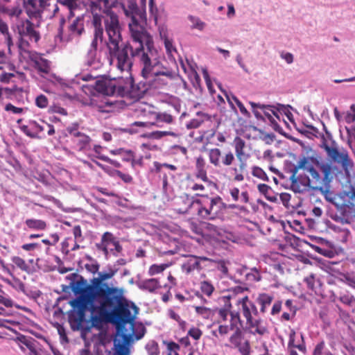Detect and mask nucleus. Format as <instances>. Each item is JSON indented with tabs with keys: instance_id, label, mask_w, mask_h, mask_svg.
Here are the masks:
<instances>
[{
	"instance_id": "1",
	"label": "nucleus",
	"mask_w": 355,
	"mask_h": 355,
	"mask_svg": "<svg viewBox=\"0 0 355 355\" xmlns=\"http://www.w3.org/2000/svg\"><path fill=\"white\" fill-rule=\"evenodd\" d=\"M114 274L115 271L113 270L101 272L98 273V277L94 279L92 284H87L81 280L76 282L73 286V291L82 295L86 302L98 303V305L92 306V327L99 328L107 322L125 324L131 323L135 319L123 291L103 283V281L112 278Z\"/></svg>"
},
{
	"instance_id": "2",
	"label": "nucleus",
	"mask_w": 355,
	"mask_h": 355,
	"mask_svg": "<svg viewBox=\"0 0 355 355\" xmlns=\"http://www.w3.org/2000/svg\"><path fill=\"white\" fill-rule=\"evenodd\" d=\"M232 296L223 295L218 300L223 303L220 308L214 310L216 315V323L218 324L217 331H213L212 335L215 337H225L231 331L234 332L229 338L232 346L236 348L242 355L250 354V342L243 340L241 328L243 322L241 314L245 319V324L250 332L254 335L263 336L268 332L267 327L263 324V320L259 315V311L256 304L251 301L248 295L239 297L236 302L237 310L232 309L231 303Z\"/></svg>"
},
{
	"instance_id": "3",
	"label": "nucleus",
	"mask_w": 355,
	"mask_h": 355,
	"mask_svg": "<svg viewBox=\"0 0 355 355\" xmlns=\"http://www.w3.org/2000/svg\"><path fill=\"white\" fill-rule=\"evenodd\" d=\"M104 25L108 40L106 46L108 49L110 63L116 60V67L121 71L129 72L133 64L132 58H135L139 69L141 70V62L142 55L149 54L155 49L154 42L148 44L143 41H132L139 44L135 49L129 44L119 43L122 41L121 28L119 17L113 11H107V16L104 19Z\"/></svg>"
},
{
	"instance_id": "4",
	"label": "nucleus",
	"mask_w": 355,
	"mask_h": 355,
	"mask_svg": "<svg viewBox=\"0 0 355 355\" xmlns=\"http://www.w3.org/2000/svg\"><path fill=\"white\" fill-rule=\"evenodd\" d=\"M140 62V74L148 83L150 89H160L167 86L175 77L174 72L160 62L156 48L153 53L143 54Z\"/></svg>"
},
{
	"instance_id": "5",
	"label": "nucleus",
	"mask_w": 355,
	"mask_h": 355,
	"mask_svg": "<svg viewBox=\"0 0 355 355\" xmlns=\"http://www.w3.org/2000/svg\"><path fill=\"white\" fill-rule=\"evenodd\" d=\"M300 169L309 173L312 190L331 184L338 172V168L330 162H320L306 157H303L297 162L295 170Z\"/></svg>"
},
{
	"instance_id": "6",
	"label": "nucleus",
	"mask_w": 355,
	"mask_h": 355,
	"mask_svg": "<svg viewBox=\"0 0 355 355\" xmlns=\"http://www.w3.org/2000/svg\"><path fill=\"white\" fill-rule=\"evenodd\" d=\"M123 10L125 16L130 19L128 27L132 40L146 42L148 44L154 42L153 36L142 24L146 21L145 9L139 8L136 2H130Z\"/></svg>"
},
{
	"instance_id": "7",
	"label": "nucleus",
	"mask_w": 355,
	"mask_h": 355,
	"mask_svg": "<svg viewBox=\"0 0 355 355\" xmlns=\"http://www.w3.org/2000/svg\"><path fill=\"white\" fill-rule=\"evenodd\" d=\"M196 196L194 215L198 220H214L219 218L225 205L220 196L199 193H196Z\"/></svg>"
},
{
	"instance_id": "8",
	"label": "nucleus",
	"mask_w": 355,
	"mask_h": 355,
	"mask_svg": "<svg viewBox=\"0 0 355 355\" xmlns=\"http://www.w3.org/2000/svg\"><path fill=\"white\" fill-rule=\"evenodd\" d=\"M321 148H323L329 160V162L338 164L341 166L345 176L350 178V171L354 167V162L351 159L348 150L341 147L340 148L335 141H331L330 144L325 139H323Z\"/></svg>"
},
{
	"instance_id": "9",
	"label": "nucleus",
	"mask_w": 355,
	"mask_h": 355,
	"mask_svg": "<svg viewBox=\"0 0 355 355\" xmlns=\"http://www.w3.org/2000/svg\"><path fill=\"white\" fill-rule=\"evenodd\" d=\"M233 145L238 165L230 168V173L234 181L242 182L245 179L244 173L248 168L247 161L250 157V155L245 152V141L240 137L234 138Z\"/></svg>"
},
{
	"instance_id": "10",
	"label": "nucleus",
	"mask_w": 355,
	"mask_h": 355,
	"mask_svg": "<svg viewBox=\"0 0 355 355\" xmlns=\"http://www.w3.org/2000/svg\"><path fill=\"white\" fill-rule=\"evenodd\" d=\"M78 123H73L67 128L70 139V148L78 152L85 153L91 149L92 139L78 129Z\"/></svg>"
},
{
	"instance_id": "11",
	"label": "nucleus",
	"mask_w": 355,
	"mask_h": 355,
	"mask_svg": "<svg viewBox=\"0 0 355 355\" xmlns=\"http://www.w3.org/2000/svg\"><path fill=\"white\" fill-rule=\"evenodd\" d=\"M39 24H35L29 19H26L21 22V24L18 26V33L20 35V40L19 42V47L20 49H25L29 46V42L37 43L40 38L41 35L38 31Z\"/></svg>"
},
{
	"instance_id": "12",
	"label": "nucleus",
	"mask_w": 355,
	"mask_h": 355,
	"mask_svg": "<svg viewBox=\"0 0 355 355\" xmlns=\"http://www.w3.org/2000/svg\"><path fill=\"white\" fill-rule=\"evenodd\" d=\"M150 89V87L148 83L140 82L135 85L133 78L130 77L126 78L125 80H122L121 87L119 89V96H127L134 99H139L141 98Z\"/></svg>"
},
{
	"instance_id": "13",
	"label": "nucleus",
	"mask_w": 355,
	"mask_h": 355,
	"mask_svg": "<svg viewBox=\"0 0 355 355\" xmlns=\"http://www.w3.org/2000/svg\"><path fill=\"white\" fill-rule=\"evenodd\" d=\"M209 163L216 168H228L235 162L236 155L231 150L223 152L218 148H212L207 150Z\"/></svg>"
},
{
	"instance_id": "14",
	"label": "nucleus",
	"mask_w": 355,
	"mask_h": 355,
	"mask_svg": "<svg viewBox=\"0 0 355 355\" xmlns=\"http://www.w3.org/2000/svg\"><path fill=\"white\" fill-rule=\"evenodd\" d=\"M94 302H86L82 295H80V299L74 301L72 304L76 309L71 311L69 314V321L71 324V328L73 329H80L83 328V324L86 322L85 311L87 304H91V306Z\"/></svg>"
},
{
	"instance_id": "15",
	"label": "nucleus",
	"mask_w": 355,
	"mask_h": 355,
	"mask_svg": "<svg viewBox=\"0 0 355 355\" xmlns=\"http://www.w3.org/2000/svg\"><path fill=\"white\" fill-rule=\"evenodd\" d=\"M205 123H211V136H214L219 125V121L216 115H209L203 112H196L195 116L191 119L186 125L187 129H196Z\"/></svg>"
},
{
	"instance_id": "16",
	"label": "nucleus",
	"mask_w": 355,
	"mask_h": 355,
	"mask_svg": "<svg viewBox=\"0 0 355 355\" xmlns=\"http://www.w3.org/2000/svg\"><path fill=\"white\" fill-rule=\"evenodd\" d=\"M197 197L196 194L191 196L186 193L178 196L174 202V210L179 214L194 215Z\"/></svg>"
},
{
	"instance_id": "17",
	"label": "nucleus",
	"mask_w": 355,
	"mask_h": 355,
	"mask_svg": "<svg viewBox=\"0 0 355 355\" xmlns=\"http://www.w3.org/2000/svg\"><path fill=\"white\" fill-rule=\"evenodd\" d=\"M122 80L117 82L112 80H98L95 82L94 88L96 92L105 96H118L119 89L121 87Z\"/></svg>"
},
{
	"instance_id": "18",
	"label": "nucleus",
	"mask_w": 355,
	"mask_h": 355,
	"mask_svg": "<svg viewBox=\"0 0 355 355\" xmlns=\"http://www.w3.org/2000/svg\"><path fill=\"white\" fill-rule=\"evenodd\" d=\"M298 170H295L294 167L293 173L291 177V189L295 193H304L311 189V180L309 176L300 175L295 177V174Z\"/></svg>"
},
{
	"instance_id": "19",
	"label": "nucleus",
	"mask_w": 355,
	"mask_h": 355,
	"mask_svg": "<svg viewBox=\"0 0 355 355\" xmlns=\"http://www.w3.org/2000/svg\"><path fill=\"white\" fill-rule=\"evenodd\" d=\"M187 257L189 259L182 264V270L186 274H189L194 270H201L204 268L202 263L210 260L205 257L194 255H188Z\"/></svg>"
},
{
	"instance_id": "20",
	"label": "nucleus",
	"mask_w": 355,
	"mask_h": 355,
	"mask_svg": "<svg viewBox=\"0 0 355 355\" xmlns=\"http://www.w3.org/2000/svg\"><path fill=\"white\" fill-rule=\"evenodd\" d=\"M208 165L205 157L200 155L196 157L195 161V177L206 183H210L211 181L209 180L207 175Z\"/></svg>"
},
{
	"instance_id": "21",
	"label": "nucleus",
	"mask_w": 355,
	"mask_h": 355,
	"mask_svg": "<svg viewBox=\"0 0 355 355\" xmlns=\"http://www.w3.org/2000/svg\"><path fill=\"white\" fill-rule=\"evenodd\" d=\"M287 347L297 348L300 352L305 354L306 353V346L303 334H301L300 336H298L295 331L291 329L288 335Z\"/></svg>"
},
{
	"instance_id": "22",
	"label": "nucleus",
	"mask_w": 355,
	"mask_h": 355,
	"mask_svg": "<svg viewBox=\"0 0 355 355\" xmlns=\"http://www.w3.org/2000/svg\"><path fill=\"white\" fill-rule=\"evenodd\" d=\"M230 194L232 199L239 203L237 205H230V208H237L241 210L242 207H241L240 205H245L249 202L250 197L247 191L240 193L237 187H233L230 189Z\"/></svg>"
},
{
	"instance_id": "23",
	"label": "nucleus",
	"mask_w": 355,
	"mask_h": 355,
	"mask_svg": "<svg viewBox=\"0 0 355 355\" xmlns=\"http://www.w3.org/2000/svg\"><path fill=\"white\" fill-rule=\"evenodd\" d=\"M14 340L19 345L22 351H25L26 348H27L30 350L31 353L37 355V342L33 338L20 334Z\"/></svg>"
},
{
	"instance_id": "24",
	"label": "nucleus",
	"mask_w": 355,
	"mask_h": 355,
	"mask_svg": "<svg viewBox=\"0 0 355 355\" xmlns=\"http://www.w3.org/2000/svg\"><path fill=\"white\" fill-rule=\"evenodd\" d=\"M65 19L61 18L60 20V24L58 29V33L55 36V40H59L60 42L67 43L71 42L76 36L71 34V31H69V28L64 29V26L65 24Z\"/></svg>"
},
{
	"instance_id": "25",
	"label": "nucleus",
	"mask_w": 355,
	"mask_h": 355,
	"mask_svg": "<svg viewBox=\"0 0 355 355\" xmlns=\"http://www.w3.org/2000/svg\"><path fill=\"white\" fill-rule=\"evenodd\" d=\"M138 287L143 291L155 293L161 288L162 286L157 278H150L142 280L138 283Z\"/></svg>"
},
{
	"instance_id": "26",
	"label": "nucleus",
	"mask_w": 355,
	"mask_h": 355,
	"mask_svg": "<svg viewBox=\"0 0 355 355\" xmlns=\"http://www.w3.org/2000/svg\"><path fill=\"white\" fill-rule=\"evenodd\" d=\"M69 31L76 37H79L85 32L84 18L78 17L72 20L68 26Z\"/></svg>"
},
{
	"instance_id": "27",
	"label": "nucleus",
	"mask_w": 355,
	"mask_h": 355,
	"mask_svg": "<svg viewBox=\"0 0 355 355\" xmlns=\"http://www.w3.org/2000/svg\"><path fill=\"white\" fill-rule=\"evenodd\" d=\"M155 112L154 107L147 103L138 105L135 110L136 116L140 118H154Z\"/></svg>"
},
{
	"instance_id": "28",
	"label": "nucleus",
	"mask_w": 355,
	"mask_h": 355,
	"mask_svg": "<svg viewBox=\"0 0 355 355\" xmlns=\"http://www.w3.org/2000/svg\"><path fill=\"white\" fill-rule=\"evenodd\" d=\"M54 0H28V4L31 6L33 8H35L34 11L28 10V14L30 17H35L40 15V12L42 11L40 9L37 8V6L42 8L44 9L47 6L51 5V2Z\"/></svg>"
},
{
	"instance_id": "29",
	"label": "nucleus",
	"mask_w": 355,
	"mask_h": 355,
	"mask_svg": "<svg viewBox=\"0 0 355 355\" xmlns=\"http://www.w3.org/2000/svg\"><path fill=\"white\" fill-rule=\"evenodd\" d=\"M102 17L98 14L93 15L92 24L94 28V38L101 43L103 40V28L101 24Z\"/></svg>"
},
{
	"instance_id": "30",
	"label": "nucleus",
	"mask_w": 355,
	"mask_h": 355,
	"mask_svg": "<svg viewBox=\"0 0 355 355\" xmlns=\"http://www.w3.org/2000/svg\"><path fill=\"white\" fill-rule=\"evenodd\" d=\"M273 296L266 293H259L257 298V302L260 306V312L265 313L268 307L271 304Z\"/></svg>"
},
{
	"instance_id": "31",
	"label": "nucleus",
	"mask_w": 355,
	"mask_h": 355,
	"mask_svg": "<svg viewBox=\"0 0 355 355\" xmlns=\"http://www.w3.org/2000/svg\"><path fill=\"white\" fill-rule=\"evenodd\" d=\"M155 121H156L157 127H159L160 123H164L166 124H172L174 122L175 116H173L171 113L164 112H155Z\"/></svg>"
},
{
	"instance_id": "32",
	"label": "nucleus",
	"mask_w": 355,
	"mask_h": 355,
	"mask_svg": "<svg viewBox=\"0 0 355 355\" xmlns=\"http://www.w3.org/2000/svg\"><path fill=\"white\" fill-rule=\"evenodd\" d=\"M25 224L28 229L33 230H45L47 227V224L44 220L35 218L26 219Z\"/></svg>"
},
{
	"instance_id": "33",
	"label": "nucleus",
	"mask_w": 355,
	"mask_h": 355,
	"mask_svg": "<svg viewBox=\"0 0 355 355\" xmlns=\"http://www.w3.org/2000/svg\"><path fill=\"white\" fill-rule=\"evenodd\" d=\"M259 191L264 195L266 198L272 202H275L277 201V196L275 195L271 187L266 184H259L257 186Z\"/></svg>"
},
{
	"instance_id": "34",
	"label": "nucleus",
	"mask_w": 355,
	"mask_h": 355,
	"mask_svg": "<svg viewBox=\"0 0 355 355\" xmlns=\"http://www.w3.org/2000/svg\"><path fill=\"white\" fill-rule=\"evenodd\" d=\"M250 105L252 107V112L257 119H261V114L256 110V108H260L261 110H268V111L271 112L274 115H276V112L272 110L273 106L270 105H262L259 103H256L254 102H250Z\"/></svg>"
},
{
	"instance_id": "35",
	"label": "nucleus",
	"mask_w": 355,
	"mask_h": 355,
	"mask_svg": "<svg viewBox=\"0 0 355 355\" xmlns=\"http://www.w3.org/2000/svg\"><path fill=\"white\" fill-rule=\"evenodd\" d=\"M11 261L13 263V266L17 267L21 270L26 272L30 271V266L21 257L19 256H13L11 258Z\"/></svg>"
},
{
	"instance_id": "36",
	"label": "nucleus",
	"mask_w": 355,
	"mask_h": 355,
	"mask_svg": "<svg viewBox=\"0 0 355 355\" xmlns=\"http://www.w3.org/2000/svg\"><path fill=\"white\" fill-rule=\"evenodd\" d=\"M34 67L37 71L44 73H48L50 71L49 62L43 58L35 60L34 61Z\"/></svg>"
},
{
	"instance_id": "37",
	"label": "nucleus",
	"mask_w": 355,
	"mask_h": 355,
	"mask_svg": "<svg viewBox=\"0 0 355 355\" xmlns=\"http://www.w3.org/2000/svg\"><path fill=\"white\" fill-rule=\"evenodd\" d=\"M87 3L89 4L91 9L101 8V5L105 10H108L112 7L109 0H87Z\"/></svg>"
},
{
	"instance_id": "38",
	"label": "nucleus",
	"mask_w": 355,
	"mask_h": 355,
	"mask_svg": "<svg viewBox=\"0 0 355 355\" xmlns=\"http://www.w3.org/2000/svg\"><path fill=\"white\" fill-rule=\"evenodd\" d=\"M347 200H345V205L351 211L355 212V189H352L346 193Z\"/></svg>"
},
{
	"instance_id": "39",
	"label": "nucleus",
	"mask_w": 355,
	"mask_h": 355,
	"mask_svg": "<svg viewBox=\"0 0 355 355\" xmlns=\"http://www.w3.org/2000/svg\"><path fill=\"white\" fill-rule=\"evenodd\" d=\"M315 191H318L322 195L324 196V198L329 202H333L334 198L333 192L331 191V184H327L325 186H322Z\"/></svg>"
},
{
	"instance_id": "40",
	"label": "nucleus",
	"mask_w": 355,
	"mask_h": 355,
	"mask_svg": "<svg viewBox=\"0 0 355 355\" xmlns=\"http://www.w3.org/2000/svg\"><path fill=\"white\" fill-rule=\"evenodd\" d=\"M2 305L6 308H10L12 306V301L0 295V315H9V312Z\"/></svg>"
},
{
	"instance_id": "41",
	"label": "nucleus",
	"mask_w": 355,
	"mask_h": 355,
	"mask_svg": "<svg viewBox=\"0 0 355 355\" xmlns=\"http://www.w3.org/2000/svg\"><path fill=\"white\" fill-rule=\"evenodd\" d=\"M218 307H216L217 309ZM216 308L211 311L210 309L207 308L205 306H196L195 311L196 313L201 315L205 319H208L211 315H214L216 317V315L214 313V310Z\"/></svg>"
},
{
	"instance_id": "42",
	"label": "nucleus",
	"mask_w": 355,
	"mask_h": 355,
	"mask_svg": "<svg viewBox=\"0 0 355 355\" xmlns=\"http://www.w3.org/2000/svg\"><path fill=\"white\" fill-rule=\"evenodd\" d=\"M200 288L201 292L208 297L211 295L215 289L211 282L208 281L201 282Z\"/></svg>"
},
{
	"instance_id": "43",
	"label": "nucleus",
	"mask_w": 355,
	"mask_h": 355,
	"mask_svg": "<svg viewBox=\"0 0 355 355\" xmlns=\"http://www.w3.org/2000/svg\"><path fill=\"white\" fill-rule=\"evenodd\" d=\"M171 135V136H175V133L170 132V131H154L150 133H148L147 135H145L146 137L150 138V139H159L164 137Z\"/></svg>"
},
{
	"instance_id": "44",
	"label": "nucleus",
	"mask_w": 355,
	"mask_h": 355,
	"mask_svg": "<svg viewBox=\"0 0 355 355\" xmlns=\"http://www.w3.org/2000/svg\"><path fill=\"white\" fill-rule=\"evenodd\" d=\"M252 174L254 177L258 178L264 181H269V179L265 171L259 166H253L252 168Z\"/></svg>"
},
{
	"instance_id": "45",
	"label": "nucleus",
	"mask_w": 355,
	"mask_h": 355,
	"mask_svg": "<svg viewBox=\"0 0 355 355\" xmlns=\"http://www.w3.org/2000/svg\"><path fill=\"white\" fill-rule=\"evenodd\" d=\"M246 278L250 282H259L261 279V275L256 268H253L246 274Z\"/></svg>"
},
{
	"instance_id": "46",
	"label": "nucleus",
	"mask_w": 355,
	"mask_h": 355,
	"mask_svg": "<svg viewBox=\"0 0 355 355\" xmlns=\"http://www.w3.org/2000/svg\"><path fill=\"white\" fill-rule=\"evenodd\" d=\"M167 264H153L148 269V274L151 276L162 272L166 268Z\"/></svg>"
},
{
	"instance_id": "47",
	"label": "nucleus",
	"mask_w": 355,
	"mask_h": 355,
	"mask_svg": "<svg viewBox=\"0 0 355 355\" xmlns=\"http://www.w3.org/2000/svg\"><path fill=\"white\" fill-rule=\"evenodd\" d=\"M164 44L167 55L169 57H173V53H177V49L173 46L172 40L166 39L164 40Z\"/></svg>"
},
{
	"instance_id": "48",
	"label": "nucleus",
	"mask_w": 355,
	"mask_h": 355,
	"mask_svg": "<svg viewBox=\"0 0 355 355\" xmlns=\"http://www.w3.org/2000/svg\"><path fill=\"white\" fill-rule=\"evenodd\" d=\"M53 327L56 328L60 339L65 343H68L69 340L64 326L58 322H55L53 324Z\"/></svg>"
},
{
	"instance_id": "49",
	"label": "nucleus",
	"mask_w": 355,
	"mask_h": 355,
	"mask_svg": "<svg viewBox=\"0 0 355 355\" xmlns=\"http://www.w3.org/2000/svg\"><path fill=\"white\" fill-rule=\"evenodd\" d=\"M116 347L115 351L113 352L112 355H128L129 349L125 345L124 343H118L117 345H114Z\"/></svg>"
},
{
	"instance_id": "50",
	"label": "nucleus",
	"mask_w": 355,
	"mask_h": 355,
	"mask_svg": "<svg viewBox=\"0 0 355 355\" xmlns=\"http://www.w3.org/2000/svg\"><path fill=\"white\" fill-rule=\"evenodd\" d=\"M94 151L97 155L96 157L104 162L114 164V162L107 156L101 155L102 147L99 145H94L93 148Z\"/></svg>"
},
{
	"instance_id": "51",
	"label": "nucleus",
	"mask_w": 355,
	"mask_h": 355,
	"mask_svg": "<svg viewBox=\"0 0 355 355\" xmlns=\"http://www.w3.org/2000/svg\"><path fill=\"white\" fill-rule=\"evenodd\" d=\"M49 100L44 94H40L35 98V105L40 108H46L48 106Z\"/></svg>"
},
{
	"instance_id": "52",
	"label": "nucleus",
	"mask_w": 355,
	"mask_h": 355,
	"mask_svg": "<svg viewBox=\"0 0 355 355\" xmlns=\"http://www.w3.org/2000/svg\"><path fill=\"white\" fill-rule=\"evenodd\" d=\"M327 352L325 351V343L322 340L315 346L312 355H324Z\"/></svg>"
},
{
	"instance_id": "53",
	"label": "nucleus",
	"mask_w": 355,
	"mask_h": 355,
	"mask_svg": "<svg viewBox=\"0 0 355 355\" xmlns=\"http://www.w3.org/2000/svg\"><path fill=\"white\" fill-rule=\"evenodd\" d=\"M74 240L76 243L82 242L83 236L82 235V230L80 225H75L72 230Z\"/></svg>"
},
{
	"instance_id": "54",
	"label": "nucleus",
	"mask_w": 355,
	"mask_h": 355,
	"mask_svg": "<svg viewBox=\"0 0 355 355\" xmlns=\"http://www.w3.org/2000/svg\"><path fill=\"white\" fill-rule=\"evenodd\" d=\"M205 229L213 236L221 235L222 230L213 224L207 223L205 225Z\"/></svg>"
},
{
	"instance_id": "55",
	"label": "nucleus",
	"mask_w": 355,
	"mask_h": 355,
	"mask_svg": "<svg viewBox=\"0 0 355 355\" xmlns=\"http://www.w3.org/2000/svg\"><path fill=\"white\" fill-rule=\"evenodd\" d=\"M131 157V165L132 167H135L136 166H139L140 167H142L144 166V158L143 156H140L139 157H135L133 155V153L132 151H129L128 153Z\"/></svg>"
},
{
	"instance_id": "56",
	"label": "nucleus",
	"mask_w": 355,
	"mask_h": 355,
	"mask_svg": "<svg viewBox=\"0 0 355 355\" xmlns=\"http://www.w3.org/2000/svg\"><path fill=\"white\" fill-rule=\"evenodd\" d=\"M116 240V239L114 237L113 234L109 232H105L101 237V241L107 245L109 243L112 244Z\"/></svg>"
},
{
	"instance_id": "57",
	"label": "nucleus",
	"mask_w": 355,
	"mask_h": 355,
	"mask_svg": "<svg viewBox=\"0 0 355 355\" xmlns=\"http://www.w3.org/2000/svg\"><path fill=\"white\" fill-rule=\"evenodd\" d=\"M232 99L239 107L241 113L246 117H250V112L247 110L243 104L234 96H232Z\"/></svg>"
},
{
	"instance_id": "58",
	"label": "nucleus",
	"mask_w": 355,
	"mask_h": 355,
	"mask_svg": "<svg viewBox=\"0 0 355 355\" xmlns=\"http://www.w3.org/2000/svg\"><path fill=\"white\" fill-rule=\"evenodd\" d=\"M60 3L67 6L71 12L78 6V0H58Z\"/></svg>"
},
{
	"instance_id": "59",
	"label": "nucleus",
	"mask_w": 355,
	"mask_h": 355,
	"mask_svg": "<svg viewBox=\"0 0 355 355\" xmlns=\"http://www.w3.org/2000/svg\"><path fill=\"white\" fill-rule=\"evenodd\" d=\"M190 21L193 23L192 28H197L198 30H202L205 26V23L200 20L199 18L189 16Z\"/></svg>"
},
{
	"instance_id": "60",
	"label": "nucleus",
	"mask_w": 355,
	"mask_h": 355,
	"mask_svg": "<svg viewBox=\"0 0 355 355\" xmlns=\"http://www.w3.org/2000/svg\"><path fill=\"white\" fill-rule=\"evenodd\" d=\"M315 276L313 274H311L309 276L304 278V282L306 284L307 287L316 293L315 289Z\"/></svg>"
},
{
	"instance_id": "61",
	"label": "nucleus",
	"mask_w": 355,
	"mask_h": 355,
	"mask_svg": "<svg viewBox=\"0 0 355 355\" xmlns=\"http://www.w3.org/2000/svg\"><path fill=\"white\" fill-rule=\"evenodd\" d=\"M202 331L196 327L191 328L188 331V335L192 337L194 340H199L202 336Z\"/></svg>"
},
{
	"instance_id": "62",
	"label": "nucleus",
	"mask_w": 355,
	"mask_h": 355,
	"mask_svg": "<svg viewBox=\"0 0 355 355\" xmlns=\"http://www.w3.org/2000/svg\"><path fill=\"white\" fill-rule=\"evenodd\" d=\"M115 173L125 183H131L133 180L132 177L128 173H124L121 171H116Z\"/></svg>"
},
{
	"instance_id": "63",
	"label": "nucleus",
	"mask_w": 355,
	"mask_h": 355,
	"mask_svg": "<svg viewBox=\"0 0 355 355\" xmlns=\"http://www.w3.org/2000/svg\"><path fill=\"white\" fill-rule=\"evenodd\" d=\"M282 306V301L277 300V301L275 302V303L272 305V309L270 311V314L272 315H278L281 312Z\"/></svg>"
},
{
	"instance_id": "64",
	"label": "nucleus",
	"mask_w": 355,
	"mask_h": 355,
	"mask_svg": "<svg viewBox=\"0 0 355 355\" xmlns=\"http://www.w3.org/2000/svg\"><path fill=\"white\" fill-rule=\"evenodd\" d=\"M146 349L150 355H158L159 354L157 344H156L154 342H153L152 343H148L146 346Z\"/></svg>"
}]
</instances>
